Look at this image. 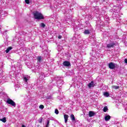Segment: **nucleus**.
Returning <instances> with one entry per match:
<instances>
[{
	"label": "nucleus",
	"instance_id": "nucleus-8",
	"mask_svg": "<svg viewBox=\"0 0 127 127\" xmlns=\"http://www.w3.org/2000/svg\"><path fill=\"white\" fill-rule=\"evenodd\" d=\"M7 104H8L9 105H11V106H12V107H15V102L13 101L12 100L10 99V98H8L6 101Z\"/></svg>",
	"mask_w": 127,
	"mask_h": 127
},
{
	"label": "nucleus",
	"instance_id": "nucleus-35",
	"mask_svg": "<svg viewBox=\"0 0 127 127\" xmlns=\"http://www.w3.org/2000/svg\"><path fill=\"white\" fill-rule=\"evenodd\" d=\"M62 38V36L59 35V36H58V39H61Z\"/></svg>",
	"mask_w": 127,
	"mask_h": 127
},
{
	"label": "nucleus",
	"instance_id": "nucleus-9",
	"mask_svg": "<svg viewBox=\"0 0 127 127\" xmlns=\"http://www.w3.org/2000/svg\"><path fill=\"white\" fill-rule=\"evenodd\" d=\"M30 79V76L28 75H24L23 76V81L25 82V84H27V81Z\"/></svg>",
	"mask_w": 127,
	"mask_h": 127
},
{
	"label": "nucleus",
	"instance_id": "nucleus-22",
	"mask_svg": "<svg viewBox=\"0 0 127 127\" xmlns=\"http://www.w3.org/2000/svg\"><path fill=\"white\" fill-rule=\"evenodd\" d=\"M96 11H97V13H97V14H100V13L99 12V8L98 7H96L95 9H94V11H95V12H96Z\"/></svg>",
	"mask_w": 127,
	"mask_h": 127
},
{
	"label": "nucleus",
	"instance_id": "nucleus-32",
	"mask_svg": "<svg viewBox=\"0 0 127 127\" xmlns=\"http://www.w3.org/2000/svg\"><path fill=\"white\" fill-rule=\"evenodd\" d=\"M39 108L40 109H44V106H43V105H40L39 106Z\"/></svg>",
	"mask_w": 127,
	"mask_h": 127
},
{
	"label": "nucleus",
	"instance_id": "nucleus-31",
	"mask_svg": "<svg viewBox=\"0 0 127 127\" xmlns=\"http://www.w3.org/2000/svg\"><path fill=\"white\" fill-rule=\"evenodd\" d=\"M55 113L56 115H58V114H59V111L57 109H56L55 110Z\"/></svg>",
	"mask_w": 127,
	"mask_h": 127
},
{
	"label": "nucleus",
	"instance_id": "nucleus-20",
	"mask_svg": "<svg viewBox=\"0 0 127 127\" xmlns=\"http://www.w3.org/2000/svg\"><path fill=\"white\" fill-rule=\"evenodd\" d=\"M25 2L27 4H29V3H31L32 2V0H25Z\"/></svg>",
	"mask_w": 127,
	"mask_h": 127
},
{
	"label": "nucleus",
	"instance_id": "nucleus-38",
	"mask_svg": "<svg viewBox=\"0 0 127 127\" xmlns=\"http://www.w3.org/2000/svg\"><path fill=\"white\" fill-rule=\"evenodd\" d=\"M22 127H25V126L24 125H22Z\"/></svg>",
	"mask_w": 127,
	"mask_h": 127
},
{
	"label": "nucleus",
	"instance_id": "nucleus-37",
	"mask_svg": "<svg viewBox=\"0 0 127 127\" xmlns=\"http://www.w3.org/2000/svg\"><path fill=\"white\" fill-rule=\"evenodd\" d=\"M12 0H8V2H9V1H12Z\"/></svg>",
	"mask_w": 127,
	"mask_h": 127
},
{
	"label": "nucleus",
	"instance_id": "nucleus-18",
	"mask_svg": "<svg viewBox=\"0 0 127 127\" xmlns=\"http://www.w3.org/2000/svg\"><path fill=\"white\" fill-rule=\"evenodd\" d=\"M37 59L38 61V62H39V63H40V62H41V61H42V57H41V56H39L37 58Z\"/></svg>",
	"mask_w": 127,
	"mask_h": 127
},
{
	"label": "nucleus",
	"instance_id": "nucleus-21",
	"mask_svg": "<svg viewBox=\"0 0 127 127\" xmlns=\"http://www.w3.org/2000/svg\"><path fill=\"white\" fill-rule=\"evenodd\" d=\"M3 38H7V35L6 34V31L3 33Z\"/></svg>",
	"mask_w": 127,
	"mask_h": 127
},
{
	"label": "nucleus",
	"instance_id": "nucleus-7",
	"mask_svg": "<svg viewBox=\"0 0 127 127\" xmlns=\"http://www.w3.org/2000/svg\"><path fill=\"white\" fill-rule=\"evenodd\" d=\"M118 65L117 64H115L113 62H111L108 64V67L110 69H115L116 67H117Z\"/></svg>",
	"mask_w": 127,
	"mask_h": 127
},
{
	"label": "nucleus",
	"instance_id": "nucleus-40",
	"mask_svg": "<svg viewBox=\"0 0 127 127\" xmlns=\"http://www.w3.org/2000/svg\"><path fill=\"white\" fill-rule=\"evenodd\" d=\"M10 79H11V77H10Z\"/></svg>",
	"mask_w": 127,
	"mask_h": 127
},
{
	"label": "nucleus",
	"instance_id": "nucleus-36",
	"mask_svg": "<svg viewBox=\"0 0 127 127\" xmlns=\"http://www.w3.org/2000/svg\"><path fill=\"white\" fill-rule=\"evenodd\" d=\"M125 62L126 64H127V59H125Z\"/></svg>",
	"mask_w": 127,
	"mask_h": 127
},
{
	"label": "nucleus",
	"instance_id": "nucleus-14",
	"mask_svg": "<svg viewBox=\"0 0 127 127\" xmlns=\"http://www.w3.org/2000/svg\"><path fill=\"white\" fill-rule=\"evenodd\" d=\"M68 118H69V116L66 114L64 115V123H67L68 122Z\"/></svg>",
	"mask_w": 127,
	"mask_h": 127
},
{
	"label": "nucleus",
	"instance_id": "nucleus-12",
	"mask_svg": "<svg viewBox=\"0 0 127 127\" xmlns=\"http://www.w3.org/2000/svg\"><path fill=\"white\" fill-rule=\"evenodd\" d=\"M104 120L105 122H109L111 120V117L109 115H106L104 117Z\"/></svg>",
	"mask_w": 127,
	"mask_h": 127
},
{
	"label": "nucleus",
	"instance_id": "nucleus-2",
	"mask_svg": "<svg viewBox=\"0 0 127 127\" xmlns=\"http://www.w3.org/2000/svg\"><path fill=\"white\" fill-rule=\"evenodd\" d=\"M34 17L35 19H37L38 20L44 19V16H43V14L37 11L34 13Z\"/></svg>",
	"mask_w": 127,
	"mask_h": 127
},
{
	"label": "nucleus",
	"instance_id": "nucleus-10",
	"mask_svg": "<svg viewBox=\"0 0 127 127\" xmlns=\"http://www.w3.org/2000/svg\"><path fill=\"white\" fill-rule=\"evenodd\" d=\"M115 45H116V44L114 42H113L107 44L106 47L107 48H113L115 46Z\"/></svg>",
	"mask_w": 127,
	"mask_h": 127
},
{
	"label": "nucleus",
	"instance_id": "nucleus-5",
	"mask_svg": "<svg viewBox=\"0 0 127 127\" xmlns=\"http://www.w3.org/2000/svg\"><path fill=\"white\" fill-rule=\"evenodd\" d=\"M2 69L0 68V83L4 82V80H5V76H2Z\"/></svg>",
	"mask_w": 127,
	"mask_h": 127
},
{
	"label": "nucleus",
	"instance_id": "nucleus-25",
	"mask_svg": "<svg viewBox=\"0 0 127 127\" xmlns=\"http://www.w3.org/2000/svg\"><path fill=\"white\" fill-rule=\"evenodd\" d=\"M104 96L105 97H109V96H110V94H109V92H104Z\"/></svg>",
	"mask_w": 127,
	"mask_h": 127
},
{
	"label": "nucleus",
	"instance_id": "nucleus-16",
	"mask_svg": "<svg viewBox=\"0 0 127 127\" xmlns=\"http://www.w3.org/2000/svg\"><path fill=\"white\" fill-rule=\"evenodd\" d=\"M83 33H84V34L88 35V34H90V32L89 30L85 29V30H84Z\"/></svg>",
	"mask_w": 127,
	"mask_h": 127
},
{
	"label": "nucleus",
	"instance_id": "nucleus-29",
	"mask_svg": "<svg viewBox=\"0 0 127 127\" xmlns=\"http://www.w3.org/2000/svg\"><path fill=\"white\" fill-rule=\"evenodd\" d=\"M108 107L107 106H105L103 108V112H104L105 113H106V112H107V111H108Z\"/></svg>",
	"mask_w": 127,
	"mask_h": 127
},
{
	"label": "nucleus",
	"instance_id": "nucleus-1",
	"mask_svg": "<svg viewBox=\"0 0 127 127\" xmlns=\"http://www.w3.org/2000/svg\"><path fill=\"white\" fill-rule=\"evenodd\" d=\"M55 81L57 82V84L58 85V87L59 89H60L61 87H62V85H63V80L61 79V77H59L58 76H56L53 80V82Z\"/></svg>",
	"mask_w": 127,
	"mask_h": 127
},
{
	"label": "nucleus",
	"instance_id": "nucleus-15",
	"mask_svg": "<svg viewBox=\"0 0 127 127\" xmlns=\"http://www.w3.org/2000/svg\"><path fill=\"white\" fill-rule=\"evenodd\" d=\"M89 116L90 117H94L95 116V113L93 111H89Z\"/></svg>",
	"mask_w": 127,
	"mask_h": 127
},
{
	"label": "nucleus",
	"instance_id": "nucleus-23",
	"mask_svg": "<svg viewBox=\"0 0 127 127\" xmlns=\"http://www.w3.org/2000/svg\"><path fill=\"white\" fill-rule=\"evenodd\" d=\"M0 121L1 122H2V123H6V118H5V117H4L2 119H0Z\"/></svg>",
	"mask_w": 127,
	"mask_h": 127
},
{
	"label": "nucleus",
	"instance_id": "nucleus-26",
	"mask_svg": "<svg viewBox=\"0 0 127 127\" xmlns=\"http://www.w3.org/2000/svg\"><path fill=\"white\" fill-rule=\"evenodd\" d=\"M45 26V24H44V23H41L40 24V27H42V28H44Z\"/></svg>",
	"mask_w": 127,
	"mask_h": 127
},
{
	"label": "nucleus",
	"instance_id": "nucleus-6",
	"mask_svg": "<svg viewBox=\"0 0 127 127\" xmlns=\"http://www.w3.org/2000/svg\"><path fill=\"white\" fill-rule=\"evenodd\" d=\"M0 18H1V19H3V17H5V16H6L7 15V12L4 10H1L0 11Z\"/></svg>",
	"mask_w": 127,
	"mask_h": 127
},
{
	"label": "nucleus",
	"instance_id": "nucleus-28",
	"mask_svg": "<svg viewBox=\"0 0 127 127\" xmlns=\"http://www.w3.org/2000/svg\"><path fill=\"white\" fill-rule=\"evenodd\" d=\"M112 88H113V89H115L116 90L118 89H120V86H113Z\"/></svg>",
	"mask_w": 127,
	"mask_h": 127
},
{
	"label": "nucleus",
	"instance_id": "nucleus-17",
	"mask_svg": "<svg viewBox=\"0 0 127 127\" xmlns=\"http://www.w3.org/2000/svg\"><path fill=\"white\" fill-rule=\"evenodd\" d=\"M70 119L71 120H72L73 122H75L76 121V119H75V116H74V115L71 114L70 115Z\"/></svg>",
	"mask_w": 127,
	"mask_h": 127
},
{
	"label": "nucleus",
	"instance_id": "nucleus-30",
	"mask_svg": "<svg viewBox=\"0 0 127 127\" xmlns=\"http://www.w3.org/2000/svg\"><path fill=\"white\" fill-rule=\"evenodd\" d=\"M46 123H47V124L46 125V127H49V123H50L49 120L48 119L47 120Z\"/></svg>",
	"mask_w": 127,
	"mask_h": 127
},
{
	"label": "nucleus",
	"instance_id": "nucleus-39",
	"mask_svg": "<svg viewBox=\"0 0 127 127\" xmlns=\"http://www.w3.org/2000/svg\"><path fill=\"white\" fill-rule=\"evenodd\" d=\"M0 29H1V26L0 25Z\"/></svg>",
	"mask_w": 127,
	"mask_h": 127
},
{
	"label": "nucleus",
	"instance_id": "nucleus-27",
	"mask_svg": "<svg viewBox=\"0 0 127 127\" xmlns=\"http://www.w3.org/2000/svg\"><path fill=\"white\" fill-rule=\"evenodd\" d=\"M10 75L11 77H14V71H11L10 72Z\"/></svg>",
	"mask_w": 127,
	"mask_h": 127
},
{
	"label": "nucleus",
	"instance_id": "nucleus-19",
	"mask_svg": "<svg viewBox=\"0 0 127 127\" xmlns=\"http://www.w3.org/2000/svg\"><path fill=\"white\" fill-rule=\"evenodd\" d=\"M12 49V47H8L5 51L6 53H8V52H9V51H10V50H11Z\"/></svg>",
	"mask_w": 127,
	"mask_h": 127
},
{
	"label": "nucleus",
	"instance_id": "nucleus-13",
	"mask_svg": "<svg viewBox=\"0 0 127 127\" xmlns=\"http://www.w3.org/2000/svg\"><path fill=\"white\" fill-rule=\"evenodd\" d=\"M88 86L89 88H93L95 87V84H94V81H91L88 84Z\"/></svg>",
	"mask_w": 127,
	"mask_h": 127
},
{
	"label": "nucleus",
	"instance_id": "nucleus-24",
	"mask_svg": "<svg viewBox=\"0 0 127 127\" xmlns=\"http://www.w3.org/2000/svg\"><path fill=\"white\" fill-rule=\"evenodd\" d=\"M20 88V85L19 84H16L15 85V90H18Z\"/></svg>",
	"mask_w": 127,
	"mask_h": 127
},
{
	"label": "nucleus",
	"instance_id": "nucleus-11",
	"mask_svg": "<svg viewBox=\"0 0 127 127\" xmlns=\"http://www.w3.org/2000/svg\"><path fill=\"white\" fill-rule=\"evenodd\" d=\"M64 66L65 67H70L71 66V64L69 62L65 61L63 63Z\"/></svg>",
	"mask_w": 127,
	"mask_h": 127
},
{
	"label": "nucleus",
	"instance_id": "nucleus-3",
	"mask_svg": "<svg viewBox=\"0 0 127 127\" xmlns=\"http://www.w3.org/2000/svg\"><path fill=\"white\" fill-rule=\"evenodd\" d=\"M47 76H48V74H46L43 72H41L39 76L40 81H41V82H42V83H43V82H44V78L47 77Z\"/></svg>",
	"mask_w": 127,
	"mask_h": 127
},
{
	"label": "nucleus",
	"instance_id": "nucleus-34",
	"mask_svg": "<svg viewBox=\"0 0 127 127\" xmlns=\"http://www.w3.org/2000/svg\"><path fill=\"white\" fill-rule=\"evenodd\" d=\"M105 20H106V21L107 22H109V21H110V18H106V20L105 19Z\"/></svg>",
	"mask_w": 127,
	"mask_h": 127
},
{
	"label": "nucleus",
	"instance_id": "nucleus-4",
	"mask_svg": "<svg viewBox=\"0 0 127 127\" xmlns=\"http://www.w3.org/2000/svg\"><path fill=\"white\" fill-rule=\"evenodd\" d=\"M40 69H41V66L39 64L37 65L34 67V68H32V71L34 72H36L38 73L40 71Z\"/></svg>",
	"mask_w": 127,
	"mask_h": 127
},
{
	"label": "nucleus",
	"instance_id": "nucleus-33",
	"mask_svg": "<svg viewBox=\"0 0 127 127\" xmlns=\"http://www.w3.org/2000/svg\"><path fill=\"white\" fill-rule=\"evenodd\" d=\"M39 123L40 124H42V118H40L39 121H38Z\"/></svg>",
	"mask_w": 127,
	"mask_h": 127
}]
</instances>
